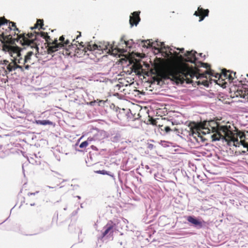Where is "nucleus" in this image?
Instances as JSON below:
<instances>
[{
    "instance_id": "7ed1b4c3",
    "label": "nucleus",
    "mask_w": 248,
    "mask_h": 248,
    "mask_svg": "<svg viewBox=\"0 0 248 248\" xmlns=\"http://www.w3.org/2000/svg\"><path fill=\"white\" fill-rule=\"evenodd\" d=\"M32 50H28L24 57L21 56V57L17 58V62L19 64L24 65V68L29 70L31 65L34 62V60L36 58V55L38 53V47L37 45L35 46H31Z\"/></svg>"
},
{
    "instance_id": "0eeeda50",
    "label": "nucleus",
    "mask_w": 248,
    "mask_h": 248,
    "mask_svg": "<svg viewBox=\"0 0 248 248\" xmlns=\"http://www.w3.org/2000/svg\"><path fill=\"white\" fill-rule=\"evenodd\" d=\"M114 226L115 224L113 222H108L103 228L104 231L102 232V237H104L108 234H112Z\"/></svg>"
},
{
    "instance_id": "4468645a",
    "label": "nucleus",
    "mask_w": 248,
    "mask_h": 248,
    "mask_svg": "<svg viewBox=\"0 0 248 248\" xmlns=\"http://www.w3.org/2000/svg\"><path fill=\"white\" fill-rule=\"evenodd\" d=\"M225 71H226V70H223L222 74V75H220V74H219L218 73H216L215 74V75H214V73L212 72L211 70L210 71H207L206 72L205 74H208V75H211L212 76H214L216 78H218V79L220 78L223 75L225 78L228 77L229 78H233L232 77V76L231 74H230L229 75H228L227 74V73H226V71L225 72Z\"/></svg>"
},
{
    "instance_id": "7c9ffc66",
    "label": "nucleus",
    "mask_w": 248,
    "mask_h": 248,
    "mask_svg": "<svg viewBox=\"0 0 248 248\" xmlns=\"http://www.w3.org/2000/svg\"><path fill=\"white\" fill-rule=\"evenodd\" d=\"M124 43H125L126 45H127L126 42L125 41Z\"/></svg>"
},
{
    "instance_id": "c85d7f7f",
    "label": "nucleus",
    "mask_w": 248,
    "mask_h": 248,
    "mask_svg": "<svg viewBox=\"0 0 248 248\" xmlns=\"http://www.w3.org/2000/svg\"><path fill=\"white\" fill-rule=\"evenodd\" d=\"M184 48H182V49H180V51H184Z\"/></svg>"
},
{
    "instance_id": "f3484780",
    "label": "nucleus",
    "mask_w": 248,
    "mask_h": 248,
    "mask_svg": "<svg viewBox=\"0 0 248 248\" xmlns=\"http://www.w3.org/2000/svg\"><path fill=\"white\" fill-rule=\"evenodd\" d=\"M39 26H40V28H42V26H43V20L42 19H38L36 23L33 27H31V30L36 29L38 28Z\"/></svg>"
},
{
    "instance_id": "a878e982",
    "label": "nucleus",
    "mask_w": 248,
    "mask_h": 248,
    "mask_svg": "<svg viewBox=\"0 0 248 248\" xmlns=\"http://www.w3.org/2000/svg\"><path fill=\"white\" fill-rule=\"evenodd\" d=\"M10 24H12V27H16L15 23L14 22H9V25H10Z\"/></svg>"
},
{
    "instance_id": "aec40b11",
    "label": "nucleus",
    "mask_w": 248,
    "mask_h": 248,
    "mask_svg": "<svg viewBox=\"0 0 248 248\" xmlns=\"http://www.w3.org/2000/svg\"><path fill=\"white\" fill-rule=\"evenodd\" d=\"M59 40L61 41V42L60 43H61V44H63L62 47L64 46V37L63 36L60 37Z\"/></svg>"
},
{
    "instance_id": "6ab92c4d",
    "label": "nucleus",
    "mask_w": 248,
    "mask_h": 248,
    "mask_svg": "<svg viewBox=\"0 0 248 248\" xmlns=\"http://www.w3.org/2000/svg\"><path fill=\"white\" fill-rule=\"evenodd\" d=\"M7 22H8V21L4 18L0 17V26L4 24Z\"/></svg>"
},
{
    "instance_id": "1a4fd4ad",
    "label": "nucleus",
    "mask_w": 248,
    "mask_h": 248,
    "mask_svg": "<svg viewBox=\"0 0 248 248\" xmlns=\"http://www.w3.org/2000/svg\"><path fill=\"white\" fill-rule=\"evenodd\" d=\"M17 63H18L17 61L15 60H12V62L9 63L7 66V69L9 72H11L19 68L21 71H24V67L22 65H18Z\"/></svg>"
},
{
    "instance_id": "393cba45",
    "label": "nucleus",
    "mask_w": 248,
    "mask_h": 248,
    "mask_svg": "<svg viewBox=\"0 0 248 248\" xmlns=\"http://www.w3.org/2000/svg\"><path fill=\"white\" fill-rule=\"evenodd\" d=\"M69 44V41L68 40H66L65 42H64V46H66Z\"/></svg>"
},
{
    "instance_id": "f257e3e1",
    "label": "nucleus",
    "mask_w": 248,
    "mask_h": 248,
    "mask_svg": "<svg viewBox=\"0 0 248 248\" xmlns=\"http://www.w3.org/2000/svg\"><path fill=\"white\" fill-rule=\"evenodd\" d=\"M203 134L213 133L211 138L213 141L222 140L229 146L236 147L241 145L248 151V131L245 133H233L230 125H220L214 121H204L201 124Z\"/></svg>"
},
{
    "instance_id": "c756f323",
    "label": "nucleus",
    "mask_w": 248,
    "mask_h": 248,
    "mask_svg": "<svg viewBox=\"0 0 248 248\" xmlns=\"http://www.w3.org/2000/svg\"><path fill=\"white\" fill-rule=\"evenodd\" d=\"M199 55H200V56H202V53H200Z\"/></svg>"
},
{
    "instance_id": "f03ea898",
    "label": "nucleus",
    "mask_w": 248,
    "mask_h": 248,
    "mask_svg": "<svg viewBox=\"0 0 248 248\" xmlns=\"http://www.w3.org/2000/svg\"><path fill=\"white\" fill-rule=\"evenodd\" d=\"M196 51L193 50L191 51H187L185 54L186 58L184 60L186 62H190L195 64V68L186 66L181 69L177 68H173L169 69L167 72V75L168 78H170L177 82H184V80L187 79V83H189L190 81L188 77L190 78L196 77L197 79L200 78L206 77L205 74H200L198 67H203L207 68L209 67L208 63H203L200 62H196L197 58L195 55Z\"/></svg>"
},
{
    "instance_id": "423d86ee",
    "label": "nucleus",
    "mask_w": 248,
    "mask_h": 248,
    "mask_svg": "<svg viewBox=\"0 0 248 248\" xmlns=\"http://www.w3.org/2000/svg\"><path fill=\"white\" fill-rule=\"evenodd\" d=\"M87 49L90 51L105 50H108V52L110 53H113L114 50L112 45L108 43H107V44L103 46L96 44H89L87 46Z\"/></svg>"
},
{
    "instance_id": "b1692460",
    "label": "nucleus",
    "mask_w": 248,
    "mask_h": 248,
    "mask_svg": "<svg viewBox=\"0 0 248 248\" xmlns=\"http://www.w3.org/2000/svg\"><path fill=\"white\" fill-rule=\"evenodd\" d=\"M97 172L100 174H105V171L104 170H99L97 171Z\"/></svg>"
},
{
    "instance_id": "f8f14e48",
    "label": "nucleus",
    "mask_w": 248,
    "mask_h": 248,
    "mask_svg": "<svg viewBox=\"0 0 248 248\" xmlns=\"http://www.w3.org/2000/svg\"><path fill=\"white\" fill-rule=\"evenodd\" d=\"M187 220L198 229H201L203 227L202 222L198 220L193 217L188 216L187 218Z\"/></svg>"
},
{
    "instance_id": "9d476101",
    "label": "nucleus",
    "mask_w": 248,
    "mask_h": 248,
    "mask_svg": "<svg viewBox=\"0 0 248 248\" xmlns=\"http://www.w3.org/2000/svg\"><path fill=\"white\" fill-rule=\"evenodd\" d=\"M208 13L209 10L208 9L204 10L202 8L199 7L198 11L195 12L194 15L197 16H200L199 21L201 22L203 20L205 16H208Z\"/></svg>"
},
{
    "instance_id": "2eb2a0df",
    "label": "nucleus",
    "mask_w": 248,
    "mask_h": 248,
    "mask_svg": "<svg viewBox=\"0 0 248 248\" xmlns=\"http://www.w3.org/2000/svg\"><path fill=\"white\" fill-rule=\"evenodd\" d=\"M35 123L37 124H40V125H51L52 124V122L49 121V120H36Z\"/></svg>"
},
{
    "instance_id": "ddd939ff",
    "label": "nucleus",
    "mask_w": 248,
    "mask_h": 248,
    "mask_svg": "<svg viewBox=\"0 0 248 248\" xmlns=\"http://www.w3.org/2000/svg\"><path fill=\"white\" fill-rule=\"evenodd\" d=\"M63 44L58 43V41L56 40L52 46H49L47 49V51L49 54H51L58 50L59 48L62 47Z\"/></svg>"
},
{
    "instance_id": "5701e85b",
    "label": "nucleus",
    "mask_w": 248,
    "mask_h": 248,
    "mask_svg": "<svg viewBox=\"0 0 248 248\" xmlns=\"http://www.w3.org/2000/svg\"><path fill=\"white\" fill-rule=\"evenodd\" d=\"M39 192L38 191H36L35 193H29L28 194V196H31V195H35L36 193H38Z\"/></svg>"
},
{
    "instance_id": "dca6fc26",
    "label": "nucleus",
    "mask_w": 248,
    "mask_h": 248,
    "mask_svg": "<svg viewBox=\"0 0 248 248\" xmlns=\"http://www.w3.org/2000/svg\"><path fill=\"white\" fill-rule=\"evenodd\" d=\"M200 135V133L198 131H197V129H191V131L189 133V135L192 136L197 140V137L201 138V136Z\"/></svg>"
},
{
    "instance_id": "6e6552de",
    "label": "nucleus",
    "mask_w": 248,
    "mask_h": 248,
    "mask_svg": "<svg viewBox=\"0 0 248 248\" xmlns=\"http://www.w3.org/2000/svg\"><path fill=\"white\" fill-rule=\"evenodd\" d=\"M27 37L24 36L23 37V44L24 45H26L29 47L30 46H35L36 44H34L33 43V36H34V34L32 33H28L27 34ZM35 37H36V34L35 35Z\"/></svg>"
},
{
    "instance_id": "2f4dec72",
    "label": "nucleus",
    "mask_w": 248,
    "mask_h": 248,
    "mask_svg": "<svg viewBox=\"0 0 248 248\" xmlns=\"http://www.w3.org/2000/svg\"><path fill=\"white\" fill-rule=\"evenodd\" d=\"M77 197L78 198V199H80V197L79 196H77Z\"/></svg>"
},
{
    "instance_id": "20e7f679",
    "label": "nucleus",
    "mask_w": 248,
    "mask_h": 248,
    "mask_svg": "<svg viewBox=\"0 0 248 248\" xmlns=\"http://www.w3.org/2000/svg\"><path fill=\"white\" fill-rule=\"evenodd\" d=\"M2 49L5 52H8L11 57H13L14 60L17 61V58L21 57V49L17 46H11L8 44H3Z\"/></svg>"
},
{
    "instance_id": "9b49d317",
    "label": "nucleus",
    "mask_w": 248,
    "mask_h": 248,
    "mask_svg": "<svg viewBox=\"0 0 248 248\" xmlns=\"http://www.w3.org/2000/svg\"><path fill=\"white\" fill-rule=\"evenodd\" d=\"M140 12H134L132 13V16H130L129 23L131 26L134 25L137 26L140 21L139 16Z\"/></svg>"
},
{
    "instance_id": "4be33fe9",
    "label": "nucleus",
    "mask_w": 248,
    "mask_h": 248,
    "mask_svg": "<svg viewBox=\"0 0 248 248\" xmlns=\"http://www.w3.org/2000/svg\"><path fill=\"white\" fill-rule=\"evenodd\" d=\"M93 140V138H88L87 140L86 141H88V143H90Z\"/></svg>"
},
{
    "instance_id": "a211bd4d",
    "label": "nucleus",
    "mask_w": 248,
    "mask_h": 248,
    "mask_svg": "<svg viewBox=\"0 0 248 248\" xmlns=\"http://www.w3.org/2000/svg\"><path fill=\"white\" fill-rule=\"evenodd\" d=\"M89 145L88 141H84L80 143L79 147L81 148L86 147Z\"/></svg>"
},
{
    "instance_id": "f704fd0d",
    "label": "nucleus",
    "mask_w": 248,
    "mask_h": 248,
    "mask_svg": "<svg viewBox=\"0 0 248 248\" xmlns=\"http://www.w3.org/2000/svg\"><path fill=\"white\" fill-rule=\"evenodd\" d=\"M243 153H246V152H245V151H243Z\"/></svg>"
},
{
    "instance_id": "cd10ccee",
    "label": "nucleus",
    "mask_w": 248,
    "mask_h": 248,
    "mask_svg": "<svg viewBox=\"0 0 248 248\" xmlns=\"http://www.w3.org/2000/svg\"><path fill=\"white\" fill-rule=\"evenodd\" d=\"M47 187L49 188H53L54 187H51V186H46Z\"/></svg>"
},
{
    "instance_id": "72a5a7b5",
    "label": "nucleus",
    "mask_w": 248,
    "mask_h": 248,
    "mask_svg": "<svg viewBox=\"0 0 248 248\" xmlns=\"http://www.w3.org/2000/svg\"><path fill=\"white\" fill-rule=\"evenodd\" d=\"M232 73H233L234 75L235 74V72H233Z\"/></svg>"
},
{
    "instance_id": "412c9836",
    "label": "nucleus",
    "mask_w": 248,
    "mask_h": 248,
    "mask_svg": "<svg viewBox=\"0 0 248 248\" xmlns=\"http://www.w3.org/2000/svg\"><path fill=\"white\" fill-rule=\"evenodd\" d=\"M165 131H166L167 133H168V132H169L170 131H171V129H170V127H169V126H166V127H165Z\"/></svg>"
},
{
    "instance_id": "39448f33",
    "label": "nucleus",
    "mask_w": 248,
    "mask_h": 248,
    "mask_svg": "<svg viewBox=\"0 0 248 248\" xmlns=\"http://www.w3.org/2000/svg\"><path fill=\"white\" fill-rule=\"evenodd\" d=\"M142 42L143 43V46H146L148 47V46H154L155 47H156V46H158V48H156V49H162L163 48H164L166 50V52H167L168 50L169 51V53L167 54L168 55H169V53L170 55L172 54V52H171V49L170 48V47L167 46V48L165 47L164 43L163 42H159L158 43L157 41H156V42H152L151 43V41L150 40H142Z\"/></svg>"
},
{
    "instance_id": "473e14b6",
    "label": "nucleus",
    "mask_w": 248,
    "mask_h": 248,
    "mask_svg": "<svg viewBox=\"0 0 248 248\" xmlns=\"http://www.w3.org/2000/svg\"><path fill=\"white\" fill-rule=\"evenodd\" d=\"M34 205V203L33 204H31V205L32 206V205Z\"/></svg>"
},
{
    "instance_id": "bb28decb",
    "label": "nucleus",
    "mask_w": 248,
    "mask_h": 248,
    "mask_svg": "<svg viewBox=\"0 0 248 248\" xmlns=\"http://www.w3.org/2000/svg\"><path fill=\"white\" fill-rule=\"evenodd\" d=\"M3 41H4L3 37H0V41H1L2 43L4 44Z\"/></svg>"
}]
</instances>
